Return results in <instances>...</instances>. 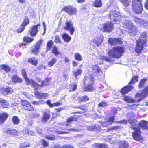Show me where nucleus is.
Returning <instances> with one entry per match:
<instances>
[{
	"label": "nucleus",
	"instance_id": "64",
	"mask_svg": "<svg viewBox=\"0 0 148 148\" xmlns=\"http://www.w3.org/2000/svg\"><path fill=\"white\" fill-rule=\"evenodd\" d=\"M127 120H123L122 121H116L115 122L116 123V124H119V123H121V124H123V123H125L126 124L127 123Z\"/></svg>",
	"mask_w": 148,
	"mask_h": 148
},
{
	"label": "nucleus",
	"instance_id": "5",
	"mask_svg": "<svg viewBox=\"0 0 148 148\" xmlns=\"http://www.w3.org/2000/svg\"><path fill=\"white\" fill-rule=\"evenodd\" d=\"M108 15L109 18L111 21L114 22L116 21V23H118L117 22H119L124 16L123 15H121L119 12L114 9L109 11Z\"/></svg>",
	"mask_w": 148,
	"mask_h": 148
},
{
	"label": "nucleus",
	"instance_id": "45",
	"mask_svg": "<svg viewBox=\"0 0 148 148\" xmlns=\"http://www.w3.org/2000/svg\"><path fill=\"white\" fill-rule=\"evenodd\" d=\"M120 127L118 126H113L107 129V131L108 132L113 131L114 130H116L117 129L120 128Z\"/></svg>",
	"mask_w": 148,
	"mask_h": 148
},
{
	"label": "nucleus",
	"instance_id": "11",
	"mask_svg": "<svg viewBox=\"0 0 148 148\" xmlns=\"http://www.w3.org/2000/svg\"><path fill=\"white\" fill-rule=\"evenodd\" d=\"M22 105L23 106V108L26 110L29 111H33L34 110L33 106L31 105L30 103L26 100H22L21 101Z\"/></svg>",
	"mask_w": 148,
	"mask_h": 148
},
{
	"label": "nucleus",
	"instance_id": "21",
	"mask_svg": "<svg viewBox=\"0 0 148 148\" xmlns=\"http://www.w3.org/2000/svg\"><path fill=\"white\" fill-rule=\"evenodd\" d=\"M114 117L112 116L110 117L108 119L107 121L101 123V125L103 127H107L108 125H110L112 123L114 120Z\"/></svg>",
	"mask_w": 148,
	"mask_h": 148
},
{
	"label": "nucleus",
	"instance_id": "4",
	"mask_svg": "<svg viewBox=\"0 0 148 148\" xmlns=\"http://www.w3.org/2000/svg\"><path fill=\"white\" fill-rule=\"evenodd\" d=\"M94 82V77L93 75H88L84 78V84L86 85V87L83 89V91H93L94 88L93 87V84Z\"/></svg>",
	"mask_w": 148,
	"mask_h": 148
},
{
	"label": "nucleus",
	"instance_id": "41",
	"mask_svg": "<svg viewBox=\"0 0 148 148\" xmlns=\"http://www.w3.org/2000/svg\"><path fill=\"white\" fill-rule=\"evenodd\" d=\"M51 81V79H45L42 82L41 84L40 85L41 87H42L44 86L47 85Z\"/></svg>",
	"mask_w": 148,
	"mask_h": 148
},
{
	"label": "nucleus",
	"instance_id": "18",
	"mask_svg": "<svg viewBox=\"0 0 148 148\" xmlns=\"http://www.w3.org/2000/svg\"><path fill=\"white\" fill-rule=\"evenodd\" d=\"M40 26V25L38 24L31 27L30 31V34L32 36H34L36 35L38 30V27Z\"/></svg>",
	"mask_w": 148,
	"mask_h": 148
},
{
	"label": "nucleus",
	"instance_id": "29",
	"mask_svg": "<svg viewBox=\"0 0 148 148\" xmlns=\"http://www.w3.org/2000/svg\"><path fill=\"white\" fill-rule=\"evenodd\" d=\"M135 97H135V99L134 100L130 97L127 96H125L123 97V100L128 103L134 102H139L141 101L140 100L139 101H136L135 100Z\"/></svg>",
	"mask_w": 148,
	"mask_h": 148
},
{
	"label": "nucleus",
	"instance_id": "49",
	"mask_svg": "<svg viewBox=\"0 0 148 148\" xmlns=\"http://www.w3.org/2000/svg\"><path fill=\"white\" fill-rule=\"evenodd\" d=\"M138 79V77L137 76H134L133 77V78L129 83V84H134L137 81Z\"/></svg>",
	"mask_w": 148,
	"mask_h": 148
},
{
	"label": "nucleus",
	"instance_id": "20",
	"mask_svg": "<svg viewBox=\"0 0 148 148\" xmlns=\"http://www.w3.org/2000/svg\"><path fill=\"white\" fill-rule=\"evenodd\" d=\"M42 40H39L36 44L34 47L32 49V52L35 54H37L39 52L40 45L41 43Z\"/></svg>",
	"mask_w": 148,
	"mask_h": 148
},
{
	"label": "nucleus",
	"instance_id": "23",
	"mask_svg": "<svg viewBox=\"0 0 148 148\" xmlns=\"http://www.w3.org/2000/svg\"><path fill=\"white\" fill-rule=\"evenodd\" d=\"M77 120V119L74 117H71L67 119V121L61 122L60 124L62 125L69 126V123L71 121H75Z\"/></svg>",
	"mask_w": 148,
	"mask_h": 148
},
{
	"label": "nucleus",
	"instance_id": "59",
	"mask_svg": "<svg viewBox=\"0 0 148 148\" xmlns=\"http://www.w3.org/2000/svg\"><path fill=\"white\" fill-rule=\"evenodd\" d=\"M55 41L56 43H61L60 38L58 36H56Z\"/></svg>",
	"mask_w": 148,
	"mask_h": 148
},
{
	"label": "nucleus",
	"instance_id": "30",
	"mask_svg": "<svg viewBox=\"0 0 148 148\" xmlns=\"http://www.w3.org/2000/svg\"><path fill=\"white\" fill-rule=\"evenodd\" d=\"M28 62L29 63H31L32 65L35 66H36L38 63V60L34 57L29 58Z\"/></svg>",
	"mask_w": 148,
	"mask_h": 148
},
{
	"label": "nucleus",
	"instance_id": "37",
	"mask_svg": "<svg viewBox=\"0 0 148 148\" xmlns=\"http://www.w3.org/2000/svg\"><path fill=\"white\" fill-rule=\"evenodd\" d=\"M49 117L50 115L49 112H45L43 115V118L42 119V120L43 121L45 122L49 119Z\"/></svg>",
	"mask_w": 148,
	"mask_h": 148
},
{
	"label": "nucleus",
	"instance_id": "9",
	"mask_svg": "<svg viewBox=\"0 0 148 148\" xmlns=\"http://www.w3.org/2000/svg\"><path fill=\"white\" fill-rule=\"evenodd\" d=\"M73 25V23L71 20H67L66 23V26L64 27V29L65 30L70 31L71 35L73 34L75 30Z\"/></svg>",
	"mask_w": 148,
	"mask_h": 148
},
{
	"label": "nucleus",
	"instance_id": "44",
	"mask_svg": "<svg viewBox=\"0 0 148 148\" xmlns=\"http://www.w3.org/2000/svg\"><path fill=\"white\" fill-rule=\"evenodd\" d=\"M29 23V20L27 17H25L24 19V21L23 23L22 24L25 27Z\"/></svg>",
	"mask_w": 148,
	"mask_h": 148
},
{
	"label": "nucleus",
	"instance_id": "19",
	"mask_svg": "<svg viewBox=\"0 0 148 148\" xmlns=\"http://www.w3.org/2000/svg\"><path fill=\"white\" fill-rule=\"evenodd\" d=\"M91 68L92 71L94 75H98L99 73L101 72V70L97 65H92Z\"/></svg>",
	"mask_w": 148,
	"mask_h": 148
},
{
	"label": "nucleus",
	"instance_id": "1",
	"mask_svg": "<svg viewBox=\"0 0 148 148\" xmlns=\"http://www.w3.org/2000/svg\"><path fill=\"white\" fill-rule=\"evenodd\" d=\"M128 122L131 125V128L135 130L132 133V136L134 139L137 141H139L142 139V137L141 136V131L140 128H138L135 127L134 125H135L137 124V121L135 119L129 120Z\"/></svg>",
	"mask_w": 148,
	"mask_h": 148
},
{
	"label": "nucleus",
	"instance_id": "32",
	"mask_svg": "<svg viewBox=\"0 0 148 148\" xmlns=\"http://www.w3.org/2000/svg\"><path fill=\"white\" fill-rule=\"evenodd\" d=\"M57 59L56 58H53L51 60L48 62V66L49 67H51L54 65L56 63Z\"/></svg>",
	"mask_w": 148,
	"mask_h": 148
},
{
	"label": "nucleus",
	"instance_id": "16",
	"mask_svg": "<svg viewBox=\"0 0 148 148\" xmlns=\"http://www.w3.org/2000/svg\"><path fill=\"white\" fill-rule=\"evenodd\" d=\"M108 42L110 45H112L120 44L122 43V42L120 39L114 38H112L109 39Z\"/></svg>",
	"mask_w": 148,
	"mask_h": 148
},
{
	"label": "nucleus",
	"instance_id": "7",
	"mask_svg": "<svg viewBox=\"0 0 148 148\" xmlns=\"http://www.w3.org/2000/svg\"><path fill=\"white\" fill-rule=\"evenodd\" d=\"M141 0H133L132 8L133 12L136 14L141 12L143 8L141 3Z\"/></svg>",
	"mask_w": 148,
	"mask_h": 148
},
{
	"label": "nucleus",
	"instance_id": "58",
	"mask_svg": "<svg viewBox=\"0 0 148 148\" xmlns=\"http://www.w3.org/2000/svg\"><path fill=\"white\" fill-rule=\"evenodd\" d=\"M52 43V40H50L48 42L47 45V50H49L50 49V48L51 47Z\"/></svg>",
	"mask_w": 148,
	"mask_h": 148
},
{
	"label": "nucleus",
	"instance_id": "28",
	"mask_svg": "<svg viewBox=\"0 0 148 148\" xmlns=\"http://www.w3.org/2000/svg\"><path fill=\"white\" fill-rule=\"evenodd\" d=\"M61 37L64 41L66 42H69L71 39V37L66 33L62 34Z\"/></svg>",
	"mask_w": 148,
	"mask_h": 148
},
{
	"label": "nucleus",
	"instance_id": "6",
	"mask_svg": "<svg viewBox=\"0 0 148 148\" xmlns=\"http://www.w3.org/2000/svg\"><path fill=\"white\" fill-rule=\"evenodd\" d=\"M123 24H124V26L128 29L127 31L130 34H135L137 30V28L133 25L132 22L130 21L124 20L123 22Z\"/></svg>",
	"mask_w": 148,
	"mask_h": 148
},
{
	"label": "nucleus",
	"instance_id": "25",
	"mask_svg": "<svg viewBox=\"0 0 148 148\" xmlns=\"http://www.w3.org/2000/svg\"><path fill=\"white\" fill-rule=\"evenodd\" d=\"M0 106L1 108H6L9 106V103L7 101L0 98Z\"/></svg>",
	"mask_w": 148,
	"mask_h": 148
},
{
	"label": "nucleus",
	"instance_id": "24",
	"mask_svg": "<svg viewBox=\"0 0 148 148\" xmlns=\"http://www.w3.org/2000/svg\"><path fill=\"white\" fill-rule=\"evenodd\" d=\"M133 88V87L131 86H127L122 88L121 91L123 94H125L128 92Z\"/></svg>",
	"mask_w": 148,
	"mask_h": 148
},
{
	"label": "nucleus",
	"instance_id": "22",
	"mask_svg": "<svg viewBox=\"0 0 148 148\" xmlns=\"http://www.w3.org/2000/svg\"><path fill=\"white\" fill-rule=\"evenodd\" d=\"M5 132L12 136H16L18 135V132L14 129H7L5 130Z\"/></svg>",
	"mask_w": 148,
	"mask_h": 148
},
{
	"label": "nucleus",
	"instance_id": "62",
	"mask_svg": "<svg viewBox=\"0 0 148 148\" xmlns=\"http://www.w3.org/2000/svg\"><path fill=\"white\" fill-rule=\"evenodd\" d=\"M52 52L56 55H58L59 53V52L57 51V48L56 47H54Z\"/></svg>",
	"mask_w": 148,
	"mask_h": 148
},
{
	"label": "nucleus",
	"instance_id": "60",
	"mask_svg": "<svg viewBox=\"0 0 148 148\" xmlns=\"http://www.w3.org/2000/svg\"><path fill=\"white\" fill-rule=\"evenodd\" d=\"M95 126L94 125L91 126H88L87 127L86 129L88 131L93 130L95 128Z\"/></svg>",
	"mask_w": 148,
	"mask_h": 148
},
{
	"label": "nucleus",
	"instance_id": "35",
	"mask_svg": "<svg viewBox=\"0 0 148 148\" xmlns=\"http://www.w3.org/2000/svg\"><path fill=\"white\" fill-rule=\"evenodd\" d=\"M12 120L13 124L14 125H18L20 122V120L19 118L16 116H13L12 118Z\"/></svg>",
	"mask_w": 148,
	"mask_h": 148
},
{
	"label": "nucleus",
	"instance_id": "63",
	"mask_svg": "<svg viewBox=\"0 0 148 148\" xmlns=\"http://www.w3.org/2000/svg\"><path fill=\"white\" fill-rule=\"evenodd\" d=\"M10 68L7 65H4L3 70L6 71H10Z\"/></svg>",
	"mask_w": 148,
	"mask_h": 148
},
{
	"label": "nucleus",
	"instance_id": "39",
	"mask_svg": "<svg viewBox=\"0 0 148 148\" xmlns=\"http://www.w3.org/2000/svg\"><path fill=\"white\" fill-rule=\"evenodd\" d=\"M34 93L36 97L38 99H42V93L39 92L37 91V90H35L34 91Z\"/></svg>",
	"mask_w": 148,
	"mask_h": 148
},
{
	"label": "nucleus",
	"instance_id": "36",
	"mask_svg": "<svg viewBox=\"0 0 148 148\" xmlns=\"http://www.w3.org/2000/svg\"><path fill=\"white\" fill-rule=\"evenodd\" d=\"M94 147H98L99 148H107V146L104 144H101L96 143L94 144Z\"/></svg>",
	"mask_w": 148,
	"mask_h": 148
},
{
	"label": "nucleus",
	"instance_id": "56",
	"mask_svg": "<svg viewBox=\"0 0 148 148\" xmlns=\"http://www.w3.org/2000/svg\"><path fill=\"white\" fill-rule=\"evenodd\" d=\"M100 59H103V60H105L107 62H110L111 60L110 58H109L104 56H101V57L99 58V60ZM99 60V59H98V62Z\"/></svg>",
	"mask_w": 148,
	"mask_h": 148
},
{
	"label": "nucleus",
	"instance_id": "3",
	"mask_svg": "<svg viewBox=\"0 0 148 148\" xmlns=\"http://www.w3.org/2000/svg\"><path fill=\"white\" fill-rule=\"evenodd\" d=\"M124 52V49L121 47H115L112 50L108 51V55L112 58H119L122 56Z\"/></svg>",
	"mask_w": 148,
	"mask_h": 148
},
{
	"label": "nucleus",
	"instance_id": "17",
	"mask_svg": "<svg viewBox=\"0 0 148 148\" xmlns=\"http://www.w3.org/2000/svg\"><path fill=\"white\" fill-rule=\"evenodd\" d=\"M103 40V36H101L99 37L94 38L92 40L91 43L93 42L96 44L97 46H99L102 43Z\"/></svg>",
	"mask_w": 148,
	"mask_h": 148
},
{
	"label": "nucleus",
	"instance_id": "55",
	"mask_svg": "<svg viewBox=\"0 0 148 148\" xmlns=\"http://www.w3.org/2000/svg\"><path fill=\"white\" fill-rule=\"evenodd\" d=\"M25 29V27L22 24L20 25V27L17 29V32L18 33H20L23 32Z\"/></svg>",
	"mask_w": 148,
	"mask_h": 148
},
{
	"label": "nucleus",
	"instance_id": "43",
	"mask_svg": "<svg viewBox=\"0 0 148 148\" xmlns=\"http://www.w3.org/2000/svg\"><path fill=\"white\" fill-rule=\"evenodd\" d=\"M120 1L126 7L128 6L131 2V0H120Z\"/></svg>",
	"mask_w": 148,
	"mask_h": 148
},
{
	"label": "nucleus",
	"instance_id": "38",
	"mask_svg": "<svg viewBox=\"0 0 148 148\" xmlns=\"http://www.w3.org/2000/svg\"><path fill=\"white\" fill-rule=\"evenodd\" d=\"M34 93L36 97L38 99H42V93L39 92L37 91V90H35L34 91Z\"/></svg>",
	"mask_w": 148,
	"mask_h": 148
},
{
	"label": "nucleus",
	"instance_id": "47",
	"mask_svg": "<svg viewBox=\"0 0 148 148\" xmlns=\"http://www.w3.org/2000/svg\"><path fill=\"white\" fill-rule=\"evenodd\" d=\"M30 144L28 142H24L21 144L20 147L21 148H25L29 146Z\"/></svg>",
	"mask_w": 148,
	"mask_h": 148
},
{
	"label": "nucleus",
	"instance_id": "52",
	"mask_svg": "<svg viewBox=\"0 0 148 148\" xmlns=\"http://www.w3.org/2000/svg\"><path fill=\"white\" fill-rule=\"evenodd\" d=\"M146 81L147 79H142L140 83V84L139 85V87H143L144 86V84H145V83L146 82Z\"/></svg>",
	"mask_w": 148,
	"mask_h": 148
},
{
	"label": "nucleus",
	"instance_id": "53",
	"mask_svg": "<svg viewBox=\"0 0 148 148\" xmlns=\"http://www.w3.org/2000/svg\"><path fill=\"white\" fill-rule=\"evenodd\" d=\"M81 101H86L89 100V97L86 96H84L79 98Z\"/></svg>",
	"mask_w": 148,
	"mask_h": 148
},
{
	"label": "nucleus",
	"instance_id": "14",
	"mask_svg": "<svg viewBox=\"0 0 148 148\" xmlns=\"http://www.w3.org/2000/svg\"><path fill=\"white\" fill-rule=\"evenodd\" d=\"M8 117V114L5 112L0 113V124L4 123Z\"/></svg>",
	"mask_w": 148,
	"mask_h": 148
},
{
	"label": "nucleus",
	"instance_id": "57",
	"mask_svg": "<svg viewBox=\"0 0 148 148\" xmlns=\"http://www.w3.org/2000/svg\"><path fill=\"white\" fill-rule=\"evenodd\" d=\"M108 105L107 102L106 101H104L98 104L99 107H104Z\"/></svg>",
	"mask_w": 148,
	"mask_h": 148
},
{
	"label": "nucleus",
	"instance_id": "15",
	"mask_svg": "<svg viewBox=\"0 0 148 148\" xmlns=\"http://www.w3.org/2000/svg\"><path fill=\"white\" fill-rule=\"evenodd\" d=\"M104 27L105 31L110 32L114 28L113 24L111 22H108L104 24Z\"/></svg>",
	"mask_w": 148,
	"mask_h": 148
},
{
	"label": "nucleus",
	"instance_id": "48",
	"mask_svg": "<svg viewBox=\"0 0 148 148\" xmlns=\"http://www.w3.org/2000/svg\"><path fill=\"white\" fill-rule=\"evenodd\" d=\"M77 85L76 83L71 84L70 87V90L71 91L75 90L77 88Z\"/></svg>",
	"mask_w": 148,
	"mask_h": 148
},
{
	"label": "nucleus",
	"instance_id": "13",
	"mask_svg": "<svg viewBox=\"0 0 148 148\" xmlns=\"http://www.w3.org/2000/svg\"><path fill=\"white\" fill-rule=\"evenodd\" d=\"M0 91L4 96L11 94L13 92V89L10 87H8L6 88H0Z\"/></svg>",
	"mask_w": 148,
	"mask_h": 148
},
{
	"label": "nucleus",
	"instance_id": "33",
	"mask_svg": "<svg viewBox=\"0 0 148 148\" xmlns=\"http://www.w3.org/2000/svg\"><path fill=\"white\" fill-rule=\"evenodd\" d=\"M93 3L94 6L95 7H100L102 5L101 0H95Z\"/></svg>",
	"mask_w": 148,
	"mask_h": 148
},
{
	"label": "nucleus",
	"instance_id": "12",
	"mask_svg": "<svg viewBox=\"0 0 148 148\" xmlns=\"http://www.w3.org/2000/svg\"><path fill=\"white\" fill-rule=\"evenodd\" d=\"M137 124L134 125L135 127L138 128L140 127L142 128L148 130V121H145L144 120H142L138 124L137 121Z\"/></svg>",
	"mask_w": 148,
	"mask_h": 148
},
{
	"label": "nucleus",
	"instance_id": "10",
	"mask_svg": "<svg viewBox=\"0 0 148 148\" xmlns=\"http://www.w3.org/2000/svg\"><path fill=\"white\" fill-rule=\"evenodd\" d=\"M62 10L65 11L70 15H76L77 14V10L75 8L72 6H66Z\"/></svg>",
	"mask_w": 148,
	"mask_h": 148
},
{
	"label": "nucleus",
	"instance_id": "8",
	"mask_svg": "<svg viewBox=\"0 0 148 148\" xmlns=\"http://www.w3.org/2000/svg\"><path fill=\"white\" fill-rule=\"evenodd\" d=\"M148 95V85L142 91L137 93L136 95V101L141 100L143 98L147 96Z\"/></svg>",
	"mask_w": 148,
	"mask_h": 148
},
{
	"label": "nucleus",
	"instance_id": "40",
	"mask_svg": "<svg viewBox=\"0 0 148 148\" xmlns=\"http://www.w3.org/2000/svg\"><path fill=\"white\" fill-rule=\"evenodd\" d=\"M54 148H73V147L71 145H64L62 147L60 146L59 144H56Z\"/></svg>",
	"mask_w": 148,
	"mask_h": 148
},
{
	"label": "nucleus",
	"instance_id": "34",
	"mask_svg": "<svg viewBox=\"0 0 148 148\" xmlns=\"http://www.w3.org/2000/svg\"><path fill=\"white\" fill-rule=\"evenodd\" d=\"M21 73L23 76L24 77L26 81V84H29V79L27 77V75L26 74V72L25 70L24 69L22 70L21 71Z\"/></svg>",
	"mask_w": 148,
	"mask_h": 148
},
{
	"label": "nucleus",
	"instance_id": "61",
	"mask_svg": "<svg viewBox=\"0 0 148 148\" xmlns=\"http://www.w3.org/2000/svg\"><path fill=\"white\" fill-rule=\"evenodd\" d=\"M139 24L140 26H145L146 25L148 24L147 21L143 20L142 19V21H141Z\"/></svg>",
	"mask_w": 148,
	"mask_h": 148
},
{
	"label": "nucleus",
	"instance_id": "26",
	"mask_svg": "<svg viewBox=\"0 0 148 148\" xmlns=\"http://www.w3.org/2000/svg\"><path fill=\"white\" fill-rule=\"evenodd\" d=\"M11 80L13 83H21L22 80L16 75H14L11 77Z\"/></svg>",
	"mask_w": 148,
	"mask_h": 148
},
{
	"label": "nucleus",
	"instance_id": "42",
	"mask_svg": "<svg viewBox=\"0 0 148 148\" xmlns=\"http://www.w3.org/2000/svg\"><path fill=\"white\" fill-rule=\"evenodd\" d=\"M82 72V70L81 69H77L76 71H73V73L76 79H77V76L80 75Z\"/></svg>",
	"mask_w": 148,
	"mask_h": 148
},
{
	"label": "nucleus",
	"instance_id": "31",
	"mask_svg": "<svg viewBox=\"0 0 148 148\" xmlns=\"http://www.w3.org/2000/svg\"><path fill=\"white\" fill-rule=\"evenodd\" d=\"M119 144V148H127L128 147V143L126 141H121Z\"/></svg>",
	"mask_w": 148,
	"mask_h": 148
},
{
	"label": "nucleus",
	"instance_id": "54",
	"mask_svg": "<svg viewBox=\"0 0 148 148\" xmlns=\"http://www.w3.org/2000/svg\"><path fill=\"white\" fill-rule=\"evenodd\" d=\"M133 21L139 25L140 23L142 21V19L137 18L136 16L133 17Z\"/></svg>",
	"mask_w": 148,
	"mask_h": 148
},
{
	"label": "nucleus",
	"instance_id": "2",
	"mask_svg": "<svg viewBox=\"0 0 148 148\" xmlns=\"http://www.w3.org/2000/svg\"><path fill=\"white\" fill-rule=\"evenodd\" d=\"M147 37L145 32L142 33L141 35V38L136 42V47L135 50V52L138 53L141 52L144 47L146 46V39L145 38Z\"/></svg>",
	"mask_w": 148,
	"mask_h": 148
},
{
	"label": "nucleus",
	"instance_id": "50",
	"mask_svg": "<svg viewBox=\"0 0 148 148\" xmlns=\"http://www.w3.org/2000/svg\"><path fill=\"white\" fill-rule=\"evenodd\" d=\"M33 40V38L27 37H25L23 38L24 41L27 42H30L32 41Z\"/></svg>",
	"mask_w": 148,
	"mask_h": 148
},
{
	"label": "nucleus",
	"instance_id": "51",
	"mask_svg": "<svg viewBox=\"0 0 148 148\" xmlns=\"http://www.w3.org/2000/svg\"><path fill=\"white\" fill-rule=\"evenodd\" d=\"M45 103V102L43 100H41L39 101H33V102L32 104L34 105H39L40 104H43Z\"/></svg>",
	"mask_w": 148,
	"mask_h": 148
},
{
	"label": "nucleus",
	"instance_id": "27",
	"mask_svg": "<svg viewBox=\"0 0 148 148\" xmlns=\"http://www.w3.org/2000/svg\"><path fill=\"white\" fill-rule=\"evenodd\" d=\"M29 84H27V85H29L31 84L32 86L35 88L34 91L35 90H37V89L39 88L40 86V85L38 84L36 82L34 81L32 79L29 80Z\"/></svg>",
	"mask_w": 148,
	"mask_h": 148
},
{
	"label": "nucleus",
	"instance_id": "46",
	"mask_svg": "<svg viewBox=\"0 0 148 148\" xmlns=\"http://www.w3.org/2000/svg\"><path fill=\"white\" fill-rule=\"evenodd\" d=\"M74 57L75 59L78 61H81L82 60L81 56L79 53H75L74 54Z\"/></svg>",
	"mask_w": 148,
	"mask_h": 148
}]
</instances>
